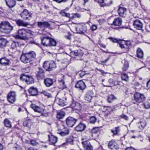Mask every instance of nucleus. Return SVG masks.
<instances>
[{
  "label": "nucleus",
  "instance_id": "obj_58",
  "mask_svg": "<svg viewBox=\"0 0 150 150\" xmlns=\"http://www.w3.org/2000/svg\"><path fill=\"white\" fill-rule=\"evenodd\" d=\"M69 0H54V1L58 3H61L62 2H66L68 1Z\"/></svg>",
  "mask_w": 150,
  "mask_h": 150
},
{
  "label": "nucleus",
  "instance_id": "obj_7",
  "mask_svg": "<svg viewBox=\"0 0 150 150\" xmlns=\"http://www.w3.org/2000/svg\"><path fill=\"white\" fill-rule=\"evenodd\" d=\"M26 29L22 28L19 29L18 31V34L15 36L16 38L22 40H26Z\"/></svg>",
  "mask_w": 150,
  "mask_h": 150
},
{
  "label": "nucleus",
  "instance_id": "obj_3",
  "mask_svg": "<svg viewBox=\"0 0 150 150\" xmlns=\"http://www.w3.org/2000/svg\"><path fill=\"white\" fill-rule=\"evenodd\" d=\"M41 41L42 45L46 47L55 46L57 44L56 41L54 39L48 36L43 38Z\"/></svg>",
  "mask_w": 150,
  "mask_h": 150
},
{
  "label": "nucleus",
  "instance_id": "obj_35",
  "mask_svg": "<svg viewBox=\"0 0 150 150\" xmlns=\"http://www.w3.org/2000/svg\"><path fill=\"white\" fill-rule=\"evenodd\" d=\"M7 41L5 39L0 38V47H5Z\"/></svg>",
  "mask_w": 150,
  "mask_h": 150
},
{
  "label": "nucleus",
  "instance_id": "obj_52",
  "mask_svg": "<svg viewBox=\"0 0 150 150\" xmlns=\"http://www.w3.org/2000/svg\"><path fill=\"white\" fill-rule=\"evenodd\" d=\"M118 44L119 45V46L121 48H124L125 49V51L126 50V47L124 46V44L123 43V42L121 40L118 42Z\"/></svg>",
  "mask_w": 150,
  "mask_h": 150
},
{
  "label": "nucleus",
  "instance_id": "obj_55",
  "mask_svg": "<svg viewBox=\"0 0 150 150\" xmlns=\"http://www.w3.org/2000/svg\"><path fill=\"white\" fill-rule=\"evenodd\" d=\"M109 39L112 42H117L118 43V42L121 40H117L116 38H110Z\"/></svg>",
  "mask_w": 150,
  "mask_h": 150
},
{
  "label": "nucleus",
  "instance_id": "obj_41",
  "mask_svg": "<svg viewBox=\"0 0 150 150\" xmlns=\"http://www.w3.org/2000/svg\"><path fill=\"white\" fill-rule=\"evenodd\" d=\"M124 43L125 44L126 47V51L124 52H127L129 50V47L131 46V44L130 41H127L126 42H125Z\"/></svg>",
  "mask_w": 150,
  "mask_h": 150
},
{
  "label": "nucleus",
  "instance_id": "obj_31",
  "mask_svg": "<svg viewBox=\"0 0 150 150\" xmlns=\"http://www.w3.org/2000/svg\"><path fill=\"white\" fill-rule=\"evenodd\" d=\"M59 76L62 78V79H59L58 80V81L59 83L61 85L62 87V88H64L66 87V86L65 84V82L64 81V75H63L62 74L59 75Z\"/></svg>",
  "mask_w": 150,
  "mask_h": 150
},
{
  "label": "nucleus",
  "instance_id": "obj_53",
  "mask_svg": "<svg viewBox=\"0 0 150 150\" xmlns=\"http://www.w3.org/2000/svg\"><path fill=\"white\" fill-rule=\"evenodd\" d=\"M144 106L145 108L148 109L150 108V103L148 102H146L144 103Z\"/></svg>",
  "mask_w": 150,
  "mask_h": 150
},
{
  "label": "nucleus",
  "instance_id": "obj_21",
  "mask_svg": "<svg viewBox=\"0 0 150 150\" xmlns=\"http://www.w3.org/2000/svg\"><path fill=\"white\" fill-rule=\"evenodd\" d=\"M134 27L138 30H141L142 28L143 25L141 22L138 20H136L133 24Z\"/></svg>",
  "mask_w": 150,
  "mask_h": 150
},
{
  "label": "nucleus",
  "instance_id": "obj_61",
  "mask_svg": "<svg viewBox=\"0 0 150 150\" xmlns=\"http://www.w3.org/2000/svg\"><path fill=\"white\" fill-rule=\"evenodd\" d=\"M71 35L70 34H68L67 35H65V37L67 39L69 40H71Z\"/></svg>",
  "mask_w": 150,
  "mask_h": 150
},
{
  "label": "nucleus",
  "instance_id": "obj_18",
  "mask_svg": "<svg viewBox=\"0 0 150 150\" xmlns=\"http://www.w3.org/2000/svg\"><path fill=\"white\" fill-rule=\"evenodd\" d=\"M83 54V53L80 50H76L75 51H72L70 53V56L72 57H74L82 56Z\"/></svg>",
  "mask_w": 150,
  "mask_h": 150
},
{
  "label": "nucleus",
  "instance_id": "obj_1",
  "mask_svg": "<svg viewBox=\"0 0 150 150\" xmlns=\"http://www.w3.org/2000/svg\"><path fill=\"white\" fill-rule=\"evenodd\" d=\"M36 54L33 51H31L26 53H23L21 57V61L24 63H29L35 59Z\"/></svg>",
  "mask_w": 150,
  "mask_h": 150
},
{
  "label": "nucleus",
  "instance_id": "obj_25",
  "mask_svg": "<svg viewBox=\"0 0 150 150\" xmlns=\"http://www.w3.org/2000/svg\"><path fill=\"white\" fill-rule=\"evenodd\" d=\"M6 5L10 8L13 7L16 4L14 0H5Z\"/></svg>",
  "mask_w": 150,
  "mask_h": 150
},
{
  "label": "nucleus",
  "instance_id": "obj_50",
  "mask_svg": "<svg viewBox=\"0 0 150 150\" xmlns=\"http://www.w3.org/2000/svg\"><path fill=\"white\" fill-rule=\"evenodd\" d=\"M75 105L74 106L75 109L79 110L81 109V105L78 103H76L75 104Z\"/></svg>",
  "mask_w": 150,
  "mask_h": 150
},
{
  "label": "nucleus",
  "instance_id": "obj_26",
  "mask_svg": "<svg viewBox=\"0 0 150 150\" xmlns=\"http://www.w3.org/2000/svg\"><path fill=\"white\" fill-rule=\"evenodd\" d=\"M29 93L33 96L36 95L38 94V90L36 88H30L28 90Z\"/></svg>",
  "mask_w": 150,
  "mask_h": 150
},
{
  "label": "nucleus",
  "instance_id": "obj_19",
  "mask_svg": "<svg viewBox=\"0 0 150 150\" xmlns=\"http://www.w3.org/2000/svg\"><path fill=\"white\" fill-rule=\"evenodd\" d=\"M86 127V125L82 122L79 124L75 127V130L78 132H82L85 130Z\"/></svg>",
  "mask_w": 150,
  "mask_h": 150
},
{
  "label": "nucleus",
  "instance_id": "obj_27",
  "mask_svg": "<svg viewBox=\"0 0 150 150\" xmlns=\"http://www.w3.org/2000/svg\"><path fill=\"white\" fill-rule=\"evenodd\" d=\"M122 23V19L120 18H118L114 20L112 25L113 24L115 26H120L121 25Z\"/></svg>",
  "mask_w": 150,
  "mask_h": 150
},
{
  "label": "nucleus",
  "instance_id": "obj_43",
  "mask_svg": "<svg viewBox=\"0 0 150 150\" xmlns=\"http://www.w3.org/2000/svg\"><path fill=\"white\" fill-rule=\"evenodd\" d=\"M116 99V98L113 95H110L108 96L107 99L109 103H111L113 100Z\"/></svg>",
  "mask_w": 150,
  "mask_h": 150
},
{
  "label": "nucleus",
  "instance_id": "obj_39",
  "mask_svg": "<svg viewBox=\"0 0 150 150\" xmlns=\"http://www.w3.org/2000/svg\"><path fill=\"white\" fill-rule=\"evenodd\" d=\"M121 78L122 80L127 81L129 80V77L127 74L122 73L121 74Z\"/></svg>",
  "mask_w": 150,
  "mask_h": 150
},
{
  "label": "nucleus",
  "instance_id": "obj_36",
  "mask_svg": "<svg viewBox=\"0 0 150 150\" xmlns=\"http://www.w3.org/2000/svg\"><path fill=\"white\" fill-rule=\"evenodd\" d=\"M32 125L31 121L30 120H24L23 123V125L24 127L30 128Z\"/></svg>",
  "mask_w": 150,
  "mask_h": 150
},
{
  "label": "nucleus",
  "instance_id": "obj_46",
  "mask_svg": "<svg viewBox=\"0 0 150 150\" xmlns=\"http://www.w3.org/2000/svg\"><path fill=\"white\" fill-rule=\"evenodd\" d=\"M60 14H61L62 16H65L67 17L70 18V14L69 13H67L64 10L62 11L60 13Z\"/></svg>",
  "mask_w": 150,
  "mask_h": 150
},
{
  "label": "nucleus",
  "instance_id": "obj_51",
  "mask_svg": "<svg viewBox=\"0 0 150 150\" xmlns=\"http://www.w3.org/2000/svg\"><path fill=\"white\" fill-rule=\"evenodd\" d=\"M96 119L95 116H92L90 117V122L92 123H94L96 121Z\"/></svg>",
  "mask_w": 150,
  "mask_h": 150
},
{
  "label": "nucleus",
  "instance_id": "obj_20",
  "mask_svg": "<svg viewBox=\"0 0 150 150\" xmlns=\"http://www.w3.org/2000/svg\"><path fill=\"white\" fill-rule=\"evenodd\" d=\"M93 93L91 91H89L87 92L85 96V99L88 102H90L91 100Z\"/></svg>",
  "mask_w": 150,
  "mask_h": 150
},
{
  "label": "nucleus",
  "instance_id": "obj_4",
  "mask_svg": "<svg viewBox=\"0 0 150 150\" xmlns=\"http://www.w3.org/2000/svg\"><path fill=\"white\" fill-rule=\"evenodd\" d=\"M75 28L77 33L80 34H83L87 30L86 26L84 23H78Z\"/></svg>",
  "mask_w": 150,
  "mask_h": 150
},
{
  "label": "nucleus",
  "instance_id": "obj_40",
  "mask_svg": "<svg viewBox=\"0 0 150 150\" xmlns=\"http://www.w3.org/2000/svg\"><path fill=\"white\" fill-rule=\"evenodd\" d=\"M47 65H49V66H53L55 65V64L53 61H45L44 62L43 66H46Z\"/></svg>",
  "mask_w": 150,
  "mask_h": 150
},
{
  "label": "nucleus",
  "instance_id": "obj_57",
  "mask_svg": "<svg viewBox=\"0 0 150 150\" xmlns=\"http://www.w3.org/2000/svg\"><path fill=\"white\" fill-rule=\"evenodd\" d=\"M120 117L126 120H128V116L124 114H122L120 116Z\"/></svg>",
  "mask_w": 150,
  "mask_h": 150
},
{
  "label": "nucleus",
  "instance_id": "obj_30",
  "mask_svg": "<svg viewBox=\"0 0 150 150\" xmlns=\"http://www.w3.org/2000/svg\"><path fill=\"white\" fill-rule=\"evenodd\" d=\"M16 24L19 26H26L28 25L27 22H24L23 20H18L16 21Z\"/></svg>",
  "mask_w": 150,
  "mask_h": 150
},
{
  "label": "nucleus",
  "instance_id": "obj_28",
  "mask_svg": "<svg viewBox=\"0 0 150 150\" xmlns=\"http://www.w3.org/2000/svg\"><path fill=\"white\" fill-rule=\"evenodd\" d=\"M138 127L139 128V132L142 130L146 125V122L145 121H141L137 124Z\"/></svg>",
  "mask_w": 150,
  "mask_h": 150
},
{
  "label": "nucleus",
  "instance_id": "obj_62",
  "mask_svg": "<svg viewBox=\"0 0 150 150\" xmlns=\"http://www.w3.org/2000/svg\"><path fill=\"white\" fill-rule=\"evenodd\" d=\"M85 74H86L83 71H81V73L79 74V75L81 77H82L85 75Z\"/></svg>",
  "mask_w": 150,
  "mask_h": 150
},
{
  "label": "nucleus",
  "instance_id": "obj_8",
  "mask_svg": "<svg viewBox=\"0 0 150 150\" xmlns=\"http://www.w3.org/2000/svg\"><path fill=\"white\" fill-rule=\"evenodd\" d=\"M69 130L68 128L64 127L63 125H61L58 128L57 133L61 136H64L69 134Z\"/></svg>",
  "mask_w": 150,
  "mask_h": 150
},
{
  "label": "nucleus",
  "instance_id": "obj_37",
  "mask_svg": "<svg viewBox=\"0 0 150 150\" xmlns=\"http://www.w3.org/2000/svg\"><path fill=\"white\" fill-rule=\"evenodd\" d=\"M26 40L32 37L33 35V32L32 31L28 29H26Z\"/></svg>",
  "mask_w": 150,
  "mask_h": 150
},
{
  "label": "nucleus",
  "instance_id": "obj_29",
  "mask_svg": "<svg viewBox=\"0 0 150 150\" xmlns=\"http://www.w3.org/2000/svg\"><path fill=\"white\" fill-rule=\"evenodd\" d=\"M49 139L50 142V144L52 145H54L56 143L57 141V138L52 135H51L50 137L49 136Z\"/></svg>",
  "mask_w": 150,
  "mask_h": 150
},
{
  "label": "nucleus",
  "instance_id": "obj_10",
  "mask_svg": "<svg viewBox=\"0 0 150 150\" xmlns=\"http://www.w3.org/2000/svg\"><path fill=\"white\" fill-rule=\"evenodd\" d=\"M21 80L25 81L28 84H30L34 83V79L31 76H26L22 74L20 76Z\"/></svg>",
  "mask_w": 150,
  "mask_h": 150
},
{
  "label": "nucleus",
  "instance_id": "obj_11",
  "mask_svg": "<svg viewBox=\"0 0 150 150\" xmlns=\"http://www.w3.org/2000/svg\"><path fill=\"white\" fill-rule=\"evenodd\" d=\"M77 121V119L71 117H69L66 120V123L68 126L72 127L74 126Z\"/></svg>",
  "mask_w": 150,
  "mask_h": 150
},
{
  "label": "nucleus",
  "instance_id": "obj_22",
  "mask_svg": "<svg viewBox=\"0 0 150 150\" xmlns=\"http://www.w3.org/2000/svg\"><path fill=\"white\" fill-rule=\"evenodd\" d=\"M44 83L45 85L47 87L53 85L54 83L53 80L50 78H46L44 79Z\"/></svg>",
  "mask_w": 150,
  "mask_h": 150
},
{
  "label": "nucleus",
  "instance_id": "obj_44",
  "mask_svg": "<svg viewBox=\"0 0 150 150\" xmlns=\"http://www.w3.org/2000/svg\"><path fill=\"white\" fill-rule=\"evenodd\" d=\"M56 100L59 105L61 106H63L64 105V100L59 98H57L56 99Z\"/></svg>",
  "mask_w": 150,
  "mask_h": 150
},
{
  "label": "nucleus",
  "instance_id": "obj_12",
  "mask_svg": "<svg viewBox=\"0 0 150 150\" xmlns=\"http://www.w3.org/2000/svg\"><path fill=\"white\" fill-rule=\"evenodd\" d=\"M38 25L39 28L44 29L45 28H50L51 25L48 22H38Z\"/></svg>",
  "mask_w": 150,
  "mask_h": 150
},
{
  "label": "nucleus",
  "instance_id": "obj_56",
  "mask_svg": "<svg viewBox=\"0 0 150 150\" xmlns=\"http://www.w3.org/2000/svg\"><path fill=\"white\" fill-rule=\"evenodd\" d=\"M81 17L80 14L78 13H74L73 14V16L71 18L73 19L74 18H79Z\"/></svg>",
  "mask_w": 150,
  "mask_h": 150
},
{
  "label": "nucleus",
  "instance_id": "obj_15",
  "mask_svg": "<svg viewBox=\"0 0 150 150\" xmlns=\"http://www.w3.org/2000/svg\"><path fill=\"white\" fill-rule=\"evenodd\" d=\"M127 10V9L125 8L119 6L117 10L119 15L121 17H125L126 15Z\"/></svg>",
  "mask_w": 150,
  "mask_h": 150
},
{
  "label": "nucleus",
  "instance_id": "obj_32",
  "mask_svg": "<svg viewBox=\"0 0 150 150\" xmlns=\"http://www.w3.org/2000/svg\"><path fill=\"white\" fill-rule=\"evenodd\" d=\"M65 115V112L62 110H60L57 112V117L59 119H62Z\"/></svg>",
  "mask_w": 150,
  "mask_h": 150
},
{
  "label": "nucleus",
  "instance_id": "obj_2",
  "mask_svg": "<svg viewBox=\"0 0 150 150\" xmlns=\"http://www.w3.org/2000/svg\"><path fill=\"white\" fill-rule=\"evenodd\" d=\"M13 27L7 21H3L0 24V31L1 33L8 34L13 30Z\"/></svg>",
  "mask_w": 150,
  "mask_h": 150
},
{
  "label": "nucleus",
  "instance_id": "obj_9",
  "mask_svg": "<svg viewBox=\"0 0 150 150\" xmlns=\"http://www.w3.org/2000/svg\"><path fill=\"white\" fill-rule=\"evenodd\" d=\"M145 97L143 94L138 93H135L134 95V100L136 102L140 103L142 102Z\"/></svg>",
  "mask_w": 150,
  "mask_h": 150
},
{
  "label": "nucleus",
  "instance_id": "obj_14",
  "mask_svg": "<svg viewBox=\"0 0 150 150\" xmlns=\"http://www.w3.org/2000/svg\"><path fill=\"white\" fill-rule=\"evenodd\" d=\"M75 87L79 90H83L85 89L86 86L82 80H80L76 83Z\"/></svg>",
  "mask_w": 150,
  "mask_h": 150
},
{
  "label": "nucleus",
  "instance_id": "obj_6",
  "mask_svg": "<svg viewBox=\"0 0 150 150\" xmlns=\"http://www.w3.org/2000/svg\"><path fill=\"white\" fill-rule=\"evenodd\" d=\"M7 101L11 104H13L16 100V95L14 91H10L7 96Z\"/></svg>",
  "mask_w": 150,
  "mask_h": 150
},
{
  "label": "nucleus",
  "instance_id": "obj_54",
  "mask_svg": "<svg viewBox=\"0 0 150 150\" xmlns=\"http://www.w3.org/2000/svg\"><path fill=\"white\" fill-rule=\"evenodd\" d=\"M99 129L98 127L93 128L91 131V132L92 133L96 134L98 132Z\"/></svg>",
  "mask_w": 150,
  "mask_h": 150
},
{
  "label": "nucleus",
  "instance_id": "obj_16",
  "mask_svg": "<svg viewBox=\"0 0 150 150\" xmlns=\"http://www.w3.org/2000/svg\"><path fill=\"white\" fill-rule=\"evenodd\" d=\"M84 149L86 150H93V146L89 141H86L82 142Z\"/></svg>",
  "mask_w": 150,
  "mask_h": 150
},
{
  "label": "nucleus",
  "instance_id": "obj_47",
  "mask_svg": "<svg viewBox=\"0 0 150 150\" xmlns=\"http://www.w3.org/2000/svg\"><path fill=\"white\" fill-rule=\"evenodd\" d=\"M67 142L68 144H73V139L72 137H69L67 139Z\"/></svg>",
  "mask_w": 150,
  "mask_h": 150
},
{
  "label": "nucleus",
  "instance_id": "obj_23",
  "mask_svg": "<svg viewBox=\"0 0 150 150\" xmlns=\"http://www.w3.org/2000/svg\"><path fill=\"white\" fill-rule=\"evenodd\" d=\"M39 71L36 75L38 79H43L45 77L44 70L41 68H39Z\"/></svg>",
  "mask_w": 150,
  "mask_h": 150
},
{
  "label": "nucleus",
  "instance_id": "obj_59",
  "mask_svg": "<svg viewBox=\"0 0 150 150\" xmlns=\"http://www.w3.org/2000/svg\"><path fill=\"white\" fill-rule=\"evenodd\" d=\"M30 144L33 146H36L38 144V143L34 140H31L30 141Z\"/></svg>",
  "mask_w": 150,
  "mask_h": 150
},
{
  "label": "nucleus",
  "instance_id": "obj_48",
  "mask_svg": "<svg viewBox=\"0 0 150 150\" xmlns=\"http://www.w3.org/2000/svg\"><path fill=\"white\" fill-rule=\"evenodd\" d=\"M41 68L43 70L45 69L46 71H50L53 70V67L52 66H42Z\"/></svg>",
  "mask_w": 150,
  "mask_h": 150
},
{
  "label": "nucleus",
  "instance_id": "obj_63",
  "mask_svg": "<svg viewBox=\"0 0 150 150\" xmlns=\"http://www.w3.org/2000/svg\"><path fill=\"white\" fill-rule=\"evenodd\" d=\"M98 44L100 46H101L103 48H106V45H105L103 44L101 42H99Z\"/></svg>",
  "mask_w": 150,
  "mask_h": 150
},
{
  "label": "nucleus",
  "instance_id": "obj_24",
  "mask_svg": "<svg viewBox=\"0 0 150 150\" xmlns=\"http://www.w3.org/2000/svg\"><path fill=\"white\" fill-rule=\"evenodd\" d=\"M31 107L35 112L40 113H42L43 112V110L42 108L37 106L34 104H32L31 105Z\"/></svg>",
  "mask_w": 150,
  "mask_h": 150
},
{
  "label": "nucleus",
  "instance_id": "obj_64",
  "mask_svg": "<svg viewBox=\"0 0 150 150\" xmlns=\"http://www.w3.org/2000/svg\"><path fill=\"white\" fill-rule=\"evenodd\" d=\"M98 22L101 25L104 22L105 20L104 19H100L98 21Z\"/></svg>",
  "mask_w": 150,
  "mask_h": 150
},
{
  "label": "nucleus",
  "instance_id": "obj_34",
  "mask_svg": "<svg viewBox=\"0 0 150 150\" xmlns=\"http://www.w3.org/2000/svg\"><path fill=\"white\" fill-rule=\"evenodd\" d=\"M94 1L99 3L100 6L101 7L108 6L110 4L104 2V0H94Z\"/></svg>",
  "mask_w": 150,
  "mask_h": 150
},
{
  "label": "nucleus",
  "instance_id": "obj_42",
  "mask_svg": "<svg viewBox=\"0 0 150 150\" xmlns=\"http://www.w3.org/2000/svg\"><path fill=\"white\" fill-rule=\"evenodd\" d=\"M40 93L43 94L45 96L47 97L48 98L52 97V95L50 93H48L47 91L43 90L42 91L40 92Z\"/></svg>",
  "mask_w": 150,
  "mask_h": 150
},
{
  "label": "nucleus",
  "instance_id": "obj_60",
  "mask_svg": "<svg viewBox=\"0 0 150 150\" xmlns=\"http://www.w3.org/2000/svg\"><path fill=\"white\" fill-rule=\"evenodd\" d=\"M90 28L91 30L92 31H94L97 29V26L96 25H93Z\"/></svg>",
  "mask_w": 150,
  "mask_h": 150
},
{
  "label": "nucleus",
  "instance_id": "obj_49",
  "mask_svg": "<svg viewBox=\"0 0 150 150\" xmlns=\"http://www.w3.org/2000/svg\"><path fill=\"white\" fill-rule=\"evenodd\" d=\"M19 46V43L18 42L13 41L11 45V48L12 49H14Z\"/></svg>",
  "mask_w": 150,
  "mask_h": 150
},
{
  "label": "nucleus",
  "instance_id": "obj_17",
  "mask_svg": "<svg viewBox=\"0 0 150 150\" xmlns=\"http://www.w3.org/2000/svg\"><path fill=\"white\" fill-rule=\"evenodd\" d=\"M11 63L10 60L6 57L0 59V64L2 65H9L11 64Z\"/></svg>",
  "mask_w": 150,
  "mask_h": 150
},
{
  "label": "nucleus",
  "instance_id": "obj_33",
  "mask_svg": "<svg viewBox=\"0 0 150 150\" xmlns=\"http://www.w3.org/2000/svg\"><path fill=\"white\" fill-rule=\"evenodd\" d=\"M137 57L140 59H142L143 57L144 53L143 51L140 48H138L137 51Z\"/></svg>",
  "mask_w": 150,
  "mask_h": 150
},
{
  "label": "nucleus",
  "instance_id": "obj_38",
  "mask_svg": "<svg viewBox=\"0 0 150 150\" xmlns=\"http://www.w3.org/2000/svg\"><path fill=\"white\" fill-rule=\"evenodd\" d=\"M4 125L6 127L11 128V123L10 121L8 119H6L4 121Z\"/></svg>",
  "mask_w": 150,
  "mask_h": 150
},
{
  "label": "nucleus",
  "instance_id": "obj_13",
  "mask_svg": "<svg viewBox=\"0 0 150 150\" xmlns=\"http://www.w3.org/2000/svg\"><path fill=\"white\" fill-rule=\"evenodd\" d=\"M108 146L109 149L113 150H117L119 148L118 145L114 140L109 142Z\"/></svg>",
  "mask_w": 150,
  "mask_h": 150
},
{
  "label": "nucleus",
  "instance_id": "obj_45",
  "mask_svg": "<svg viewBox=\"0 0 150 150\" xmlns=\"http://www.w3.org/2000/svg\"><path fill=\"white\" fill-rule=\"evenodd\" d=\"M120 127H119L115 128L111 130L112 132L115 135L117 134L120 131Z\"/></svg>",
  "mask_w": 150,
  "mask_h": 150
},
{
  "label": "nucleus",
  "instance_id": "obj_5",
  "mask_svg": "<svg viewBox=\"0 0 150 150\" xmlns=\"http://www.w3.org/2000/svg\"><path fill=\"white\" fill-rule=\"evenodd\" d=\"M32 13L27 9H24L20 14L21 16L25 20H30L32 18Z\"/></svg>",
  "mask_w": 150,
  "mask_h": 150
}]
</instances>
